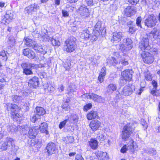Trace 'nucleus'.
Returning a JSON list of instances; mask_svg holds the SVG:
<instances>
[{"label":"nucleus","instance_id":"27","mask_svg":"<svg viewBox=\"0 0 160 160\" xmlns=\"http://www.w3.org/2000/svg\"><path fill=\"white\" fill-rule=\"evenodd\" d=\"M89 146L93 149H96L98 148V143L97 141L94 139H92L88 142Z\"/></svg>","mask_w":160,"mask_h":160},{"label":"nucleus","instance_id":"32","mask_svg":"<svg viewBox=\"0 0 160 160\" xmlns=\"http://www.w3.org/2000/svg\"><path fill=\"white\" fill-rule=\"evenodd\" d=\"M123 42L126 46H127L128 49L131 50L132 48V41L130 38H127L126 39L123 40Z\"/></svg>","mask_w":160,"mask_h":160},{"label":"nucleus","instance_id":"5","mask_svg":"<svg viewBox=\"0 0 160 160\" xmlns=\"http://www.w3.org/2000/svg\"><path fill=\"white\" fill-rule=\"evenodd\" d=\"M34 114L31 118V121L32 122H35L40 120V116H42L46 113L45 110L42 107H37L36 108V111Z\"/></svg>","mask_w":160,"mask_h":160},{"label":"nucleus","instance_id":"28","mask_svg":"<svg viewBox=\"0 0 160 160\" xmlns=\"http://www.w3.org/2000/svg\"><path fill=\"white\" fill-rule=\"evenodd\" d=\"M105 75V68H102L101 70V71L100 72L99 76L98 77V80L100 83H102L103 81Z\"/></svg>","mask_w":160,"mask_h":160},{"label":"nucleus","instance_id":"11","mask_svg":"<svg viewBox=\"0 0 160 160\" xmlns=\"http://www.w3.org/2000/svg\"><path fill=\"white\" fill-rule=\"evenodd\" d=\"M46 149L48 153L50 154L55 153L58 150L55 144L52 142H49L48 144L46 147Z\"/></svg>","mask_w":160,"mask_h":160},{"label":"nucleus","instance_id":"45","mask_svg":"<svg viewBox=\"0 0 160 160\" xmlns=\"http://www.w3.org/2000/svg\"><path fill=\"white\" fill-rule=\"evenodd\" d=\"M144 77L147 80L150 81L152 80L151 75L149 72L144 73Z\"/></svg>","mask_w":160,"mask_h":160},{"label":"nucleus","instance_id":"51","mask_svg":"<svg viewBox=\"0 0 160 160\" xmlns=\"http://www.w3.org/2000/svg\"><path fill=\"white\" fill-rule=\"evenodd\" d=\"M67 143H71L73 142L74 139L72 136H67L66 138Z\"/></svg>","mask_w":160,"mask_h":160},{"label":"nucleus","instance_id":"54","mask_svg":"<svg viewBox=\"0 0 160 160\" xmlns=\"http://www.w3.org/2000/svg\"><path fill=\"white\" fill-rule=\"evenodd\" d=\"M127 81H128V80H125L122 76L120 79L119 83L122 86L126 83Z\"/></svg>","mask_w":160,"mask_h":160},{"label":"nucleus","instance_id":"13","mask_svg":"<svg viewBox=\"0 0 160 160\" xmlns=\"http://www.w3.org/2000/svg\"><path fill=\"white\" fill-rule=\"evenodd\" d=\"M22 52L24 56L30 59H33L35 57V54L34 52L29 48L23 49Z\"/></svg>","mask_w":160,"mask_h":160},{"label":"nucleus","instance_id":"20","mask_svg":"<svg viewBox=\"0 0 160 160\" xmlns=\"http://www.w3.org/2000/svg\"><path fill=\"white\" fill-rule=\"evenodd\" d=\"M101 124V122L98 120H92L90 124V127L93 131H95L98 129Z\"/></svg>","mask_w":160,"mask_h":160},{"label":"nucleus","instance_id":"56","mask_svg":"<svg viewBox=\"0 0 160 160\" xmlns=\"http://www.w3.org/2000/svg\"><path fill=\"white\" fill-rule=\"evenodd\" d=\"M42 38L45 39V40L49 41H51V38L47 35L46 33H45L44 35H42Z\"/></svg>","mask_w":160,"mask_h":160},{"label":"nucleus","instance_id":"44","mask_svg":"<svg viewBox=\"0 0 160 160\" xmlns=\"http://www.w3.org/2000/svg\"><path fill=\"white\" fill-rule=\"evenodd\" d=\"M88 98H91L93 99L94 101H96L97 99V98L98 97V95L94 93H92L91 95H86V96Z\"/></svg>","mask_w":160,"mask_h":160},{"label":"nucleus","instance_id":"38","mask_svg":"<svg viewBox=\"0 0 160 160\" xmlns=\"http://www.w3.org/2000/svg\"><path fill=\"white\" fill-rule=\"evenodd\" d=\"M5 142L6 143L7 146L8 148L10 147L11 146H12L14 144V141L12 139L9 138H6Z\"/></svg>","mask_w":160,"mask_h":160},{"label":"nucleus","instance_id":"7","mask_svg":"<svg viewBox=\"0 0 160 160\" xmlns=\"http://www.w3.org/2000/svg\"><path fill=\"white\" fill-rule=\"evenodd\" d=\"M149 44L148 39L147 38H143L139 43V49L142 51L149 50L150 48Z\"/></svg>","mask_w":160,"mask_h":160},{"label":"nucleus","instance_id":"39","mask_svg":"<svg viewBox=\"0 0 160 160\" xmlns=\"http://www.w3.org/2000/svg\"><path fill=\"white\" fill-rule=\"evenodd\" d=\"M51 42L52 44L54 46H59L60 45V42L57 39L54 38H52L51 39Z\"/></svg>","mask_w":160,"mask_h":160},{"label":"nucleus","instance_id":"8","mask_svg":"<svg viewBox=\"0 0 160 160\" xmlns=\"http://www.w3.org/2000/svg\"><path fill=\"white\" fill-rule=\"evenodd\" d=\"M142 57L143 62L148 64H151L153 61V57L150 53L147 52H143L141 54Z\"/></svg>","mask_w":160,"mask_h":160},{"label":"nucleus","instance_id":"22","mask_svg":"<svg viewBox=\"0 0 160 160\" xmlns=\"http://www.w3.org/2000/svg\"><path fill=\"white\" fill-rule=\"evenodd\" d=\"M129 57L126 55L123 54L121 57V59L118 62L119 64H121L122 66H125L128 64V61Z\"/></svg>","mask_w":160,"mask_h":160},{"label":"nucleus","instance_id":"42","mask_svg":"<svg viewBox=\"0 0 160 160\" xmlns=\"http://www.w3.org/2000/svg\"><path fill=\"white\" fill-rule=\"evenodd\" d=\"M11 114V117L12 118L15 119V120H16V119L18 118H21L22 115V114H19L15 111L12 112Z\"/></svg>","mask_w":160,"mask_h":160},{"label":"nucleus","instance_id":"64","mask_svg":"<svg viewBox=\"0 0 160 160\" xmlns=\"http://www.w3.org/2000/svg\"><path fill=\"white\" fill-rule=\"evenodd\" d=\"M127 146L126 145H124L122 147V148L121 149V152L122 153H124L126 152L127 150Z\"/></svg>","mask_w":160,"mask_h":160},{"label":"nucleus","instance_id":"17","mask_svg":"<svg viewBox=\"0 0 160 160\" xmlns=\"http://www.w3.org/2000/svg\"><path fill=\"white\" fill-rule=\"evenodd\" d=\"M79 12L80 15L83 18H87L89 16L88 10L86 7L81 6L79 9Z\"/></svg>","mask_w":160,"mask_h":160},{"label":"nucleus","instance_id":"30","mask_svg":"<svg viewBox=\"0 0 160 160\" xmlns=\"http://www.w3.org/2000/svg\"><path fill=\"white\" fill-rule=\"evenodd\" d=\"M35 128H34L32 127L29 128L28 132V137L30 138H33L35 137L37 135V133L35 132Z\"/></svg>","mask_w":160,"mask_h":160},{"label":"nucleus","instance_id":"52","mask_svg":"<svg viewBox=\"0 0 160 160\" xmlns=\"http://www.w3.org/2000/svg\"><path fill=\"white\" fill-rule=\"evenodd\" d=\"M142 21V19L141 17H138L136 19V23L137 25L140 28H141V22Z\"/></svg>","mask_w":160,"mask_h":160},{"label":"nucleus","instance_id":"9","mask_svg":"<svg viewBox=\"0 0 160 160\" xmlns=\"http://www.w3.org/2000/svg\"><path fill=\"white\" fill-rule=\"evenodd\" d=\"M133 72L132 70H126L121 72V75L125 80L130 81L132 79Z\"/></svg>","mask_w":160,"mask_h":160},{"label":"nucleus","instance_id":"48","mask_svg":"<svg viewBox=\"0 0 160 160\" xmlns=\"http://www.w3.org/2000/svg\"><path fill=\"white\" fill-rule=\"evenodd\" d=\"M39 52L42 53L43 54H45L47 52V48L45 46H42Z\"/></svg>","mask_w":160,"mask_h":160},{"label":"nucleus","instance_id":"15","mask_svg":"<svg viewBox=\"0 0 160 160\" xmlns=\"http://www.w3.org/2000/svg\"><path fill=\"white\" fill-rule=\"evenodd\" d=\"M5 107L8 111L11 112V113L15 111H18L20 109L17 105L10 103H7Z\"/></svg>","mask_w":160,"mask_h":160},{"label":"nucleus","instance_id":"10","mask_svg":"<svg viewBox=\"0 0 160 160\" xmlns=\"http://www.w3.org/2000/svg\"><path fill=\"white\" fill-rule=\"evenodd\" d=\"M38 8V4L34 3L26 8L25 9V12L28 14L32 15V12H35Z\"/></svg>","mask_w":160,"mask_h":160},{"label":"nucleus","instance_id":"31","mask_svg":"<svg viewBox=\"0 0 160 160\" xmlns=\"http://www.w3.org/2000/svg\"><path fill=\"white\" fill-rule=\"evenodd\" d=\"M12 12L11 11H8L6 12V14L4 15V19H5V20H8V21L12 20L13 17V14Z\"/></svg>","mask_w":160,"mask_h":160},{"label":"nucleus","instance_id":"60","mask_svg":"<svg viewBox=\"0 0 160 160\" xmlns=\"http://www.w3.org/2000/svg\"><path fill=\"white\" fill-rule=\"evenodd\" d=\"M44 87H45V90H47V91H49V90L50 91H53V89H54L52 87H50V89H49V86L48 85V84H46L44 85Z\"/></svg>","mask_w":160,"mask_h":160},{"label":"nucleus","instance_id":"36","mask_svg":"<svg viewBox=\"0 0 160 160\" xmlns=\"http://www.w3.org/2000/svg\"><path fill=\"white\" fill-rule=\"evenodd\" d=\"M29 128L28 126L26 125L21 127L20 132L22 134L25 135L28 133Z\"/></svg>","mask_w":160,"mask_h":160},{"label":"nucleus","instance_id":"14","mask_svg":"<svg viewBox=\"0 0 160 160\" xmlns=\"http://www.w3.org/2000/svg\"><path fill=\"white\" fill-rule=\"evenodd\" d=\"M126 15L128 17L135 14L137 11L136 8L133 6H128L125 9Z\"/></svg>","mask_w":160,"mask_h":160},{"label":"nucleus","instance_id":"2","mask_svg":"<svg viewBox=\"0 0 160 160\" xmlns=\"http://www.w3.org/2000/svg\"><path fill=\"white\" fill-rule=\"evenodd\" d=\"M101 25V22L99 21L97 22L95 24L93 33V36L92 35L91 39L92 41L96 40L100 33L103 35L106 32V29H105L104 27H102Z\"/></svg>","mask_w":160,"mask_h":160},{"label":"nucleus","instance_id":"33","mask_svg":"<svg viewBox=\"0 0 160 160\" xmlns=\"http://www.w3.org/2000/svg\"><path fill=\"white\" fill-rule=\"evenodd\" d=\"M11 99L12 101L15 103H18L22 100L23 99L22 97L18 95H12L11 97Z\"/></svg>","mask_w":160,"mask_h":160},{"label":"nucleus","instance_id":"35","mask_svg":"<svg viewBox=\"0 0 160 160\" xmlns=\"http://www.w3.org/2000/svg\"><path fill=\"white\" fill-rule=\"evenodd\" d=\"M100 58L99 56H97L95 55L93 57L89 58V60L90 61V63L92 65H96L97 63V60L99 59Z\"/></svg>","mask_w":160,"mask_h":160},{"label":"nucleus","instance_id":"47","mask_svg":"<svg viewBox=\"0 0 160 160\" xmlns=\"http://www.w3.org/2000/svg\"><path fill=\"white\" fill-rule=\"evenodd\" d=\"M7 52L4 50H2L0 52V56H2L3 58V60H6L8 59L7 56Z\"/></svg>","mask_w":160,"mask_h":160},{"label":"nucleus","instance_id":"37","mask_svg":"<svg viewBox=\"0 0 160 160\" xmlns=\"http://www.w3.org/2000/svg\"><path fill=\"white\" fill-rule=\"evenodd\" d=\"M68 101H66L64 102L62 105V107L66 111H69L70 110V106L68 104Z\"/></svg>","mask_w":160,"mask_h":160},{"label":"nucleus","instance_id":"25","mask_svg":"<svg viewBox=\"0 0 160 160\" xmlns=\"http://www.w3.org/2000/svg\"><path fill=\"white\" fill-rule=\"evenodd\" d=\"M16 40L14 36L10 35L8 37V40L7 41L8 46L12 47L15 45Z\"/></svg>","mask_w":160,"mask_h":160},{"label":"nucleus","instance_id":"49","mask_svg":"<svg viewBox=\"0 0 160 160\" xmlns=\"http://www.w3.org/2000/svg\"><path fill=\"white\" fill-rule=\"evenodd\" d=\"M18 149V147L16 146L14 144H13L11 147L10 149L11 151L12 152V153L14 154L17 151Z\"/></svg>","mask_w":160,"mask_h":160},{"label":"nucleus","instance_id":"16","mask_svg":"<svg viewBox=\"0 0 160 160\" xmlns=\"http://www.w3.org/2000/svg\"><path fill=\"white\" fill-rule=\"evenodd\" d=\"M113 34V37L111 41L113 43L115 42H118L120 41L123 36V34L122 32H114Z\"/></svg>","mask_w":160,"mask_h":160},{"label":"nucleus","instance_id":"46","mask_svg":"<svg viewBox=\"0 0 160 160\" xmlns=\"http://www.w3.org/2000/svg\"><path fill=\"white\" fill-rule=\"evenodd\" d=\"M147 152L149 154H152L154 155H156L157 153L156 151L152 148H148Z\"/></svg>","mask_w":160,"mask_h":160},{"label":"nucleus","instance_id":"21","mask_svg":"<svg viewBox=\"0 0 160 160\" xmlns=\"http://www.w3.org/2000/svg\"><path fill=\"white\" fill-rule=\"evenodd\" d=\"M80 37L81 38L86 40H88L91 38V39H91L92 35L91 36L90 31L87 29L84 30L81 32Z\"/></svg>","mask_w":160,"mask_h":160},{"label":"nucleus","instance_id":"26","mask_svg":"<svg viewBox=\"0 0 160 160\" xmlns=\"http://www.w3.org/2000/svg\"><path fill=\"white\" fill-rule=\"evenodd\" d=\"M150 34H151V36H153L154 38L159 39L160 38V30H158L156 28H154L152 29L151 32Z\"/></svg>","mask_w":160,"mask_h":160},{"label":"nucleus","instance_id":"41","mask_svg":"<svg viewBox=\"0 0 160 160\" xmlns=\"http://www.w3.org/2000/svg\"><path fill=\"white\" fill-rule=\"evenodd\" d=\"M119 49L122 52L127 51L130 50V49H128L127 46H126L124 42L119 45Z\"/></svg>","mask_w":160,"mask_h":160},{"label":"nucleus","instance_id":"40","mask_svg":"<svg viewBox=\"0 0 160 160\" xmlns=\"http://www.w3.org/2000/svg\"><path fill=\"white\" fill-rule=\"evenodd\" d=\"M108 90L109 92H110L111 91H114L116 90L117 87L116 84L111 83L108 86Z\"/></svg>","mask_w":160,"mask_h":160},{"label":"nucleus","instance_id":"61","mask_svg":"<svg viewBox=\"0 0 160 160\" xmlns=\"http://www.w3.org/2000/svg\"><path fill=\"white\" fill-rule=\"evenodd\" d=\"M141 124L144 127V129H146L148 127V124L144 119H142L141 121Z\"/></svg>","mask_w":160,"mask_h":160},{"label":"nucleus","instance_id":"19","mask_svg":"<svg viewBox=\"0 0 160 160\" xmlns=\"http://www.w3.org/2000/svg\"><path fill=\"white\" fill-rule=\"evenodd\" d=\"M95 154L97 157L100 159L108 160L109 159V157L107 155L106 152L96 151L95 152Z\"/></svg>","mask_w":160,"mask_h":160},{"label":"nucleus","instance_id":"12","mask_svg":"<svg viewBox=\"0 0 160 160\" xmlns=\"http://www.w3.org/2000/svg\"><path fill=\"white\" fill-rule=\"evenodd\" d=\"M132 90L131 87L129 86H126L124 88L119 91V93L125 96L131 95L132 92Z\"/></svg>","mask_w":160,"mask_h":160},{"label":"nucleus","instance_id":"23","mask_svg":"<svg viewBox=\"0 0 160 160\" xmlns=\"http://www.w3.org/2000/svg\"><path fill=\"white\" fill-rule=\"evenodd\" d=\"M98 114L96 111H91L87 114V118L88 120H92L94 118H98Z\"/></svg>","mask_w":160,"mask_h":160},{"label":"nucleus","instance_id":"24","mask_svg":"<svg viewBox=\"0 0 160 160\" xmlns=\"http://www.w3.org/2000/svg\"><path fill=\"white\" fill-rule=\"evenodd\" d=\"M25 44L28 47H30L32 48L35 42L28 37H25L24 39Z\"/></svg>","mask_w":160,"mask_h":160},{"label":"nucleus","instance_id":"50","mask_svg":"<svg viewBox=\"0 0 160 160\" xmlns=\"http://www.w3.org/2000/svg\"><path fill=\"white\" fill-rule=\"evenodd\" d=\"M42 46H39L36 42L35 43L32 48L37 52H39Z\"/></svg>","mask_w":160,"mask_h":160},{"label":"nucleus","instance_id":"1","mask_svg":"<svg viewBox=\"0 0 160 160\" xmlns=\"http://www.w3.org/2000/svg\"><path fill=\"white\" fill-rule=\"evenodd\" d=\"M76 38L73 37H71L65 41L64 45L63 50L68 53L73 52L76 48Z\"/></svg>","mask_w":160,"mask_h":160},{"label":"nucleus","instance_id":"6","mask_svg":"<svg viewBox=\"0 0 160 160\" xmlns=\"http://www.w3.org/2000/svg\"><path fill=\"white\" fill-rule=\"evenodd\" d=\"M157 22L156 17L153 14L148 15L145 20V24L148 28H152L154 26Z\"/></svg>","mask_w":160,"mask_h":160},{"label":"nucleus","instance_id":"55","mask_svg":"<svg viewBox=\"0 0 160 160\" xmlns=\"http://www.w3.org/2000/svg\"><path fill=\"white\" fill-rule=\"evenodd\" d=\"M68 121V120H65L63 121L62 122H61L59 125V127L60 129H62V128H63L66 123Z\"/></svg>","mask_w":160,"mask_h":160},{"label":"nucleus","instance_id":"59","mask_svg":"<svg viewBox=\"0 0 160 160\" xmlns=\"http://www.w3.org/2000/svg\"><path fill=\"white\" fill-rule=\"evenodd\" d=\"M62 16L65 17H67L69 16V13L66 10H62Z\"/></svg>","mask_w":160,"mask_h":160},{"label":"nucleus","instance_id":"3","mask_svg":"<svg viewBox=\"0 0 160 160\" xmlns=\"http://www.w3.org/2000/svg\"><path fill=\"white\" fill-rule=\"evenodd\" d=\"M134 130L130 123L127 124L122 129L121 134L122 138L125 141L127 140Z\"/></svg>","mask_w":160,"mask_h":160},{"label":"nucleus","instance_id":"57","mask_svg":"<svg viewBox=\"0 0 160 160\" xmlns=\"http://www.w3.org/2000/svg\"><path fill=\"white\" fill-rule=\"evenodd\" d=\"M96 101L99 102L103 103L104 102V99L101 96H98V97L97 98V99Z\"/></svg>","mask_w":160,"mask_h":160},{"label":"nucleus","instance_id":"18","mask_svg":"<svg viewBox=\"0 0 160 160\" xmlns=\"http://www.w3.org/2000/svg\"><path fill=\"white\" fill-rule=\"evenodd\" d=\"M39 84L38 78L36 77H33L29 80L28 85L31 88H36L38 87Z\"/></svg>","mask_w":160,"mask_h":160},{"label":"nucleus","instance_id":"29","mask_svg":"<svg viewBox=\"0 0 160 160\" xmlns=\"http://www.w3.org/2000/svg\"><path fill=\"white\" fill-rule=\"evenodd\" d=\"M48 125L47 123L46 122H43L41 123L39 126V129L42 133H46V134L48 133Z\"/></svg>","mask_w":160,"mask_h":160},{"label":"nucleus","instance_id":"34","mask_svg":"<svg viewBox=\"0 0 160 160\" xmlns=\"http://www.w3.org/2000/svg\"><path fill=\"white\" fill-rule=\"evenodd\" d=\"M107 63L111 65L115 66L118 64V61L114 58L111 57L107 61Z\"/></svg>","mask_w":160,"mask_h":160},{"label":"nucleus","instance_id":"63","mask_svg":"<svg viewBox=\"0 0 160 160\" xmlns=\"http://www.w3.org/2000/svg\"><path fill=\"white\" fill-rule=\"evenodd\" d=\"M75 160H84V159L81 155L77 154L76 156Z\"/></svg>","mask_w":160,"mask_h":160},{"label":"nucleus","instance_id":"58","mask_svg":"<svg viewBox=\"0 0 160 160\" xmlns=\"http://www.w3.org/2000/svg\"><path fill=\"white\" fill-rule=\"evenodd\" d=\"M6 143H5V142H4L2 144L0 148V149H1L2 151L5 150L8 148Z\"/></svg>","mask_w":160,"mask_h":160},{"label":"nucleus","instance_id":"43","mask_svg":"<svg viewBox=\"0 0 160 160\" xmlns=\"http://www.w3.org/2000/svg\"><path fill=\"white\" fill-rule=\"evenodd\" d=\"M76 90L75 86L73 84H70L67 89L68 93L69 94L70 92H73Z\"/></svg>","mask_w":160,"mask_h":160},{"label":"nucleus","instance_id":"53","mask_svg":"<svg viewBox=\"0 0 160 160\" xmlns=\"http://www.w3.org/2000/svg\"><path fill=\"white\" fill-rule=\"evenodd\" d=\"M92 107V105L91 103H88L85 105L83 108V110L84 111L87 112Z\"/></svg>","mask_w":160,"mask_h":160},{"label":"nucleus","instance_id":"4","mask_svg":"<svg viewBox=\"0 0 160 160\" xmlns=\"http://www.w3.org/2000/svg\"><path fill=\"white\" fill-rule=\"evenodd\" d=\"M36 65L28 62H25L22 64L21 66L23 69V73L28 75L33 74L32 70L36 68Z\"/></svg>","mask_w":160,"mask_h":160},{"label":"nucleus","instance_id":"62","mask_svg":"<svg viewBox=\"0 0 160 160\" xmlns=\"http://www.w3.org/2000/svg\"><path fill=\"white\" fill-rule=\"evenodd\" d=\"M97 138L100 140L103 141L105 139L104 135L102 134H99L97 137Z\"/></svg>","mask_w":160,"mask_h":160}]
</instances>
